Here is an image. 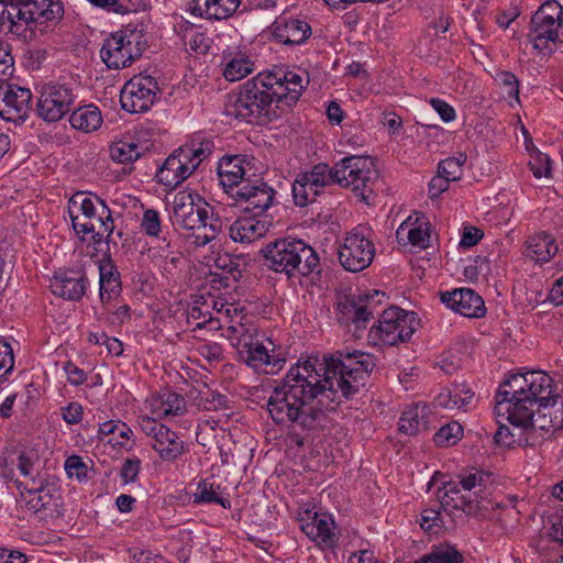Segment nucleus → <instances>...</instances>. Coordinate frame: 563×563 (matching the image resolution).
I'll return each instance as SVG.
<instances>
[{
    "label": "nucleus",
    "instance_id": "nucleus-23",
    "mask_svg": "<svg viewBox=\"0 0 563 563\" xmlns=\"http://www.w3.org/2000/svg\"><path fill=\"white\" fill-rule=\"evenodd\" d=\"M563 25L561 22L538 21L536 15H532L530 21V29L528 37L533 43L536 49L544 51L551 49L550 44L563 42Z\"/></svg>",
    "mask_w": 563,
    "mask_h": 563
},
{
    "label": "nucleus",
    "instance_id": "nucleus-8",
    "mask_svg": "<svg viewBox=\"0 0 563 563\" xmlns=\"http://www.w3.org/2000/svg\"><path fill=\"white\" fill-rule=\"evenodd\" d=\"M457 478V482H448L438 489L441 506H451L478 519L488 518V507L478 499L477 492H472L485 486V474L475 472Z\"/></svg>",
    "mask_w": 563,
    "mask_h": 563
},
{
    "label": "nucleus",
    "instance_id": "nucleus-57",
    "mask_svg": "<svg viewBox=\"0 0 563 563\" xmlns=\"http://www.w3.org/2000/svg\"><path fill=\"white\" fill-rule=\"evenodd\" d=\"M198 490L199 493L195 496V501L218 503L225 507L222 498H220L211 487H208L206 483L199 484Z\"/></svg>",
    "mask_w": 563,
    "mask_h": 563
},
{
    "label": "nucleus",
    "instance_id": "nucleus-62",
    "mask_svg": "<svg viewBox=\"0 0 563 563\" xmlns=\"http://www.w3.org/2000/svg\"><path fill=\"white\" fill-rule=\"evenodd\" d=\"M511 437V429L505 424H500L494 434V440L498 445L514 448V440Z\"/></svg>",
    "mask_w": 563,
    "mask_h": 563
},
{
    "label": "nucleus",
    "instance_id": "nucleus-47",
    "mask_svg": "<svg viewBox=\"0 0 563 563\" xmlns=\"http://www.w3.org/2000/svg\"><path fill=\"white\" fill-rule=\"evenodd\" d=\"M31 493V498L27 501V505L34 512H38L43 509H46L52 500V496L44 490V488L35 489Z\"/></svg>",
    "mask_w": 563,
    "mask_h": 563
},
{
    "label": "nucleus",
    "instance_id": "nucleus-14",
    "mask_svg": "<svg viewBox=\"0 0 563 563\" xmlns=\"http://www.w3.org/2000/svg\"><path fill=\"white\" fill-rule=\"evenodd\" d=\"M134 36V33L128 35L119 31L103 41L100 57L108 68L121 69L129 67L142 55V51L137 46L139 43L133 41Z\"/></svg>",
    "mask_w": 563,
    "mask_h": 563
},
{
    "label": "nucleus",
    "instance_id": "nucleus-46",
    "mask_svg": "<svg viewBox=\"0 0 563 563\" xmlns=\"http://www.w3.org/2000/svg\"><path fill=\"white\" fill-rule=\"evenodd\" d=\"M473 391L464 384L454 386L451 390L452 402L454 409H461L465 407L473 398Z\"/></svg>",
    "mask_w": 563,
    "mask_h": 563
},
{
    "label": "nucleus",
    "instance_id": "nucleus-43",
    "mask_svg": "<svg viewBox=\"0 0 563 563\" xmlns=\"http://www.w3.org/2000/svg\"><path fill=\"white\" fill-rule=\"evenodd\" d=\"M538 21L561 22L563 25V8L556 0L545 1L534 14Z\"/></svg>",
    "mask_w": 563,
    "mask_h": 563
},
{
    "label": "nucleus",
    "instance_id": "nucleus-22",
    "mask_svg": "<svg viewBox=\"0 0 563 563\" xmlns=\"http://www.w3.org/2000/svg\"><path fill=\"white\" fill-rule=\"evenodd\" d=\"M533 421L540 430L563 429V398L560 395H553L551 400L534 407Z\"/></svg>",
    "mask_w": 563,
    "mask_h": 563
},
{
    "label": "nucleus",
    "instance_id": "nucleus-27",
    "mask_svg": "<svg viewBox=\"0 0 563 563\" xmlns=\"http://www.w3.org/2000/svg\"><path fill=\"white\" fill-rule=\"evenodd\" d=\"M268 231L266 221L253 218H240L229 228L230 238L234 242L252 243L263 238Z\"/></svg>",
    "mask_w": 563,
    "mask_h": 563
},
{
    "label": "nucleus",
    "instance_id": "nucleus-39",
    "mask_svg": "<svg viewBox=\"0 0 563 563\" xmlns=\"http://www.w3.org/2000/svg\"><path fill=\"white\" fill-rule=\"evenodd\" d=\"M141 156L134 142L118 141L110 146V157L118 163H130Z\"/></svg>",
    "mask_w": 563,
    "mask_h": 563
},
{
    "label": "nucleus",
    "instance_id": "nucleus-28",
    "mask_svg": "<svg viewBox=\"0 0 563 563\" xmlns=\"http://www.w3.org/2000/svg\"><path fill=\"white\" fill-rule=\"evenodd\" d=\"M96 200L100 203L98 213L96 212L91 218L85 219L81 224V233H92V240L98 243L104 236H110L113 231V219L111 211L102 199L96 197Z\"/></svg>",
    "mask_w": 563,
    "mask_h": 563
},
{
    "label": "nucleus",
    "instance_id": "nucleus-9",
    "mask_svg": "<svg viewBox=\"0 0 563 563\" xmlns=\"http://www.w3.org/2000/svg\"><path fill=\"white\" fill-rule=\"evenodd\" d=\"M63 16L62 0H26L23 7L0 13V32L19 35L32 23L58 22Z\"/></svg>",
    "mask_w": 563,
    "mask_h": 563
},
{
    "label": "nucleus",
    "instance_id": "nucleus-55",
    "mask_svg": "<svg viewBox=\"0 0 563 563\" xmlns=\"http://www.w3.org/2000/svg\"><path fill=\"white\" fill-rule=\"evenodd\" d=\"M430 104L440 114L444 122H451L455 119V110L448 102L438 98H432L430 100Z\"/></svg>",
    "mask_w": 563,
    "mask_h": 563
},
{
    "label": "nucleus",
    "instance_id": "nucleus-4",
    "mask_svg": "<svg viewBox=\"0 0 563 563\" xmlns=\"http://www.w3.org/2000/svg\"><path fill=\"white\" fill-rule=\"evenodd\" d=\"M209 203L196 192L181 190L174 197L173 224L181 230L192 231L196 246L207 245L222 231L221 218L209 212Z\"/></svg>",
    "mask_w": 563,
    "mask_h": 563
},
{
    "label": "nucleus",
    "instance_id": "nucleus-60",
    "mask_svg": "<svg viewBox=\"0 0 563 563\" xmlns=\"http://www.w3.org/2000/svg\"><path fill=\"white\" fill-rule=\"evenodd\" d=\"M77 199H80V210H81L82 217L85 219L91 218L97 212L95 202H93V200L91 198L84 197L82 194H77V195H75L71 198L70 201L74 205H76L77 203Z\"/></svg>",
    "mask_w": 563,
    "mask_h": 563
},
{
    "label": "nucleus",
    "instance_id": "nucleus-40",
    "mask_svg": "<svg viewBox=\"0 0 563 563\" xmlns=\"http://www.w3.org/2000/svg\"><path fill=\"white\" fill-rule=\"evenodd\" d=\"M463 428L459 422L452 421L438 430L433 441L438 446H451L462 437Z\"/></svg>",
    "mask_w": 563,
    "mask_h": 563
},
{
    "label": "nucleus",
    "instance_id": "nucleus-50",
    "mask_svg": "<svg viewBox=\"0 0 563 563\" xmlns=\"http://www.w3.org/2000/svg\"><path fill=\"white\" fill-rule=\"evenodd\" d=\"M484 236V232L472 225L464 227L460 246L463 249L472 247L476 245Z\"/></svg>",
    "mask_w": 563,
    "mask_h": 563
},
{
    "label": "nucleus",
    "instance_id": "nucleus-52",
    "mask_svg": "<svg viewBox=\"0 0 563 563\" xmlns=\"http://www.w3.org/2000/svg\"><path fill=\"white\" fill-rule=\"evenodd\" d=\"M438 173L445 178H450V181H454L461 178L462 168L457 167L453 159L446 158L439 163Z\"/></svg>",
    "mask_w": 563,
    "mask_h": 563
},
{
    "label": "nucleus",
    "instance_id": "nucleus-24",
    "mask_svg": "<svg viewBox=\"0 0 563 563\" xmlns=\"http://www.w3.org/2000/svg\"><path fill=\"white\" fill-rule=\"evenodd\" d=\"M220 184L224 191L232 198L235 190L250 178H246V172L243 167V159L240 156L224 157L218 166Z\"/></svg>",
    "mask_w": 563,
    "mask_h": 563
},
{
    "label": "nucleus",
    "instance_id": "nucleus-13",
    "mask_svg": "<svg viewBox=\"0 0 563 563\" xmlns=\"http://www.w3.org/2000/svg\"><path fill=\"white\" fill-rule=\"evenodd\" d=\"M316 362H312L311 358L306 360L303 362V374L311 380L310 384V393L314 395L311 397V402L317 399L316 407H309L308 410H318L319 418L324 411H332L340 404L338 389L335 379L328 372L323 371V374H320V369L316 368ZM309 389V387H306Z\"/></svg>",
    "mask_w": 563,
    "mask_h": 563
},
{
    "label": "nucleus",
    "instance_id": "nucleus-37",
    "mask_svg": "<svg viewBox=\"0 0 563 563\" xmlns=\"http://www.w3.org/2000/svg\"><path fill=\"white\" fill-rule=\"evenodd\" d=\"M319 194L320 190L311 185L307 175L299 174L292 184V197L297 206H308Z\"/></svg>",
    "mask_w": 563,
    "mask_h": 563
},
{
    "label": "nucleus",
    "instance_id": "nucleus-16",
    "mask_svg": "<svg viewBox=\"0 0 563 563\" xmlns=\"http://www.w3.org/2000/svg\"><path fill=\"white\" fill-rule=\"evenodd\" d=\"M158 91V84L154 77H134L128 81L121 90V107L130 113L145 112L154 103Z\"/></svg>",
    "mask_w": 563,
    "mask_h": 563
},
{
    "label": "nucleus",
    "instance_id": "nucleus-1",
    "mask_svg": "<svg viewBox=\"0 0 563 563\" xmlns=\"http://www.w3.org/2000/svg\"><path fill=\"white\" fill-rule=\"evenodd\" d=\"M303 362L294 365L268 398L267 410L277 424L296 423L301 429L312 430L319 422V411L308 410L311 404V380L303 374Z\"/></svg>",
    "mask_w": 563,
    "mask_h": 563
},
{
    "label": "nucleus",
    "instance_id": "nucleus-35",
    "mask_svg": "<svg viewBox=\"0 0 563 563\" xmlns=\"http://www.w3.org/2000/svg\"><path fill=\"white\" fill-rule=\"evenodd\" d=\"M69 122L71 126L77 130L92 132L100 128L102 117L96 106L88 104L74 110L70 114Z\"/></svg>",
    "mask_w": 563,
    "mask_h": 563
},
{
    "label": "nucleus",
    "instance_id": "nucleus-48",
    "mask_svg": "<svg viewBox=\"0 0 563 563\" xmlns=\"http://www.w3.org/2000/svg\"><path fill=\"white\" fill-rule=\"evenodd\" d=\"M13 352L10 344L0 340V378L13 368Z\"/></svg>",
    "mask_w": 563,
    "mask_h": 563
},
{
    "label": "nucleus",
    "instance_id": "nucleus-2",
    "mask_svg": "<svg viewBox=\"0 0 563 563\" xmlns=\"http://www.w3.org/2000/svg\"><path fill=\"white\" fill-rule=\"evenodd\" d=\"M553 379L542 371H530L511 375L504 380L495 397V412L517 410V418H528L539 404L551 400L553 396Z\"/></svg>",
    "mask_w": 563,
    "mask_h": 563
},
{
    "label": "nucleus",
    "instance_id": "nucleus-58",
    "mask_svg": "<svg viewBox=\"0 0 563 563\" xmlns=\"http://www.w3.org/2000/svg\"><path fill=\"white\" fill-rule=\"evenodd\" d=\"M441 520V512L437 509H424L421 514L420 527L424 531H430L431 528L438 525V521Z\"/></svg>",
    "mask_w": 563,
    "mask_h": 563
},
{
    "label": "nucleus",
    "instance_id": "nucleus-7",
    "mask_svg": "<svg viewBox=\"0 0 563 563\" xmlns=\"http://www.w3.org/2000/svg\"><path fill=\"white\" fill-rule=\"evenodd\" d=\"M262 85L245 81L240 86L239 92L225 106L229 115L254 124H266L280 117L284 112L276 109L275 102L268 93H263Z\"/></svg>",
    "mask_w": 563,
    "mask_h": 563
},
{
    "label": "nucleus",
    "instance_id": "nucleus-64",
    "mask_svg": "<svg viewBox=\"0 0 563 563\" xmlns=\"http://www.w3.org/2000/svg\"><path fill=\"white\" fill-rule=\"evenodd\" d=\"M548 299L555 306L563 305V276L553 284Z\"/></svg>",
    "mask_w": 563,
    "mask_h": 563
},
{
    "label": "nucleus",
    "instance_id": "nucleus-45",
    "mask_svg": "<svg viewBox=\"0 0 563 563\" xmlns=\"http://www.w3.org/2000/svg\"><path fill=\"white\" fill-rule=\"evenodd\" d=\"M121 292V282L120 279H104L100 278V300L102 303L108 302L110 299L119 296Z\"/></svg>",
    "mask_w": 563,
    "mask_h": 563
},
{
    "label": "nucleus",
    "instance_id": "nucleus-61",
    "mask_svg": "<svg viewBox=\"0 0 563 563\" xmlns=\"http://www.w3.org/2000/svg\"><path fill=\"white\" fill-rule=\"evenodd\" d=\"M82 417V407L79 404L71 402L63 409V418L69 424L78 423Z\"/></svg>",
    "mask_w": 563,
    "mask_h": 563
},
{
    "label": "nucleus",
    "instance_id": "nucleus-6",
    "mask_svg": "<svg viewBox=\"0 0 563 563\" xmlns=\"http://www.w3.org/2000/svg\"><path fill=\"white\" fill-rule=\"evenodd\" d=\"M376 363L372 354L358 350L352 352L339 350L329 356H324V363L320 364V371H325L335 379L342 396L350 398L364 386V376L369 375Z\"/></svg>",
    "mask_w": 563,
    "mask_h": 563
},
{
    "label": "nucleus",
    "instance_id": "nucleus-36",
    "mask_svg": "<svg viewBox=\"0 0 563 563\" xmlns=\"http://www.w3.org/2000/svg\"><path fill=\"white\" fill-rule=\"evenodd\" d=\"M427 411V405H422L421 407L417 405L415 408L405 411L399 420V431L407 435H416L420 431L428 430L429 426L426 419Z\"/></svg>",
    "mask_w": 563,
    "mask_h": 563
},
{
    "label": "nucleus",
    "instance_id": "nucleus-26",
    "mask_svg": "<svg viewBox=\"0 0 563 563\" xmlns=\"http://www.w3.org/2000/svg\"><path fill=\"white\" fill-rule=\"evenodd\" d=\"M74 275V272L56 273L51 280L52 292L64 299L79 300L86 290V279Z\"/></svg>",
    "mask_w": 563,
    "mask_h": 563
},
{
    "label": "nucleus",
    "instance_id": "nucleus-44",
    "mask_svg": "<svg viewBox=\"0 0 563 563\" xmlns=\"http://www.w3.org/2000/svg\"><path fill=\"white\" fill-rule=\"evenodd\" d=\"M142 228L147 235L157 236L161 232V220L158 212L154 209H148L144 212L142 219Z\"/></svg>",
    "mask_w": 563,
    "mask_h": 563
},
{
    "label": "nucleus",
    "instance_id": "nucleus-25",
    "mask_svg": "<svg viewBox=\"0 0 563 563\" xmlns=\"http://www.w3.org/2000/svg\"><path fill=\"white\" fill-rule=\"evenodd\" d=\"M311 34L310 25L297 19L279 18L274 23L273 35L285 45L303 43Z\"/></svg>",
    "mask_w": 563,
    "mask_h": 563
},
{
    "label": "nucleus",
    "instance_id": "nucleus-17",
    "mask_svg": "<svg viewBox=\"0 0 563 563\" xmlns=\"http://www.w3.org/2000/svg\"><path fill=\"white\" fill-rule=\"evenodd\" d=\"M275 191L262 178L249 179L232 196L236 202L245 203L244 210L254 217L264 213L272 205Z\"/></svg>",
    "mask_w": 563,
    "mask_h": 563
},
{
    "label": "nucleus",
    "instance_id": "nucleus-15",
    "mask_svg": "<svg viewBox=\"0 0 563 563\" xmlns=\"http://www.w3.org/2000/svg\"><path fill=\"white\" fill-rule=\"evenodd\" d=\"M75 95L70 88L59 84H48L42 88L37 101V114L47 122L63 119L74 107Z\"/></svg>",
    "mask_w": 563,
    "mask_h": 563
},
{
    "label": "nucleus",
    "instance_id": "nucleus-11",
    "mask_svg": "<svg viewBox=\"0 0 563 563\" xmlns=\"http://www.w3.org/2000/svg\"><path fill=\"white\" fill-rule=\"evenodd\" d=\"M385 292L352 294L340 301L336 307V318L341 324H353L355 332L366 328L367 322L374 318L377 306L382 303Z\"/></svg>",
    "mask_w": 563,
    "mask_h": 563
},
{
    "label": "nucleus",
    "instance_id": "nucleus-3",
    "mask_svg": "<svg viewBox=\"0 0 563 563\" xmlns=\"http://www.w3.org/2000/svg\"><path fill=\"white\" fill-rule=\"evenodd\" d=\"M302 174L309 177V181L318 190L333 184L344 188L351 187L355 195L366 203H369L368 200L378 179L374 158L369 156L344 157L332 168L320 163L314 165L310 172Z\"/></svg>",
    "mask_w": 563,
    "mask_h": 563
},
{
    "label": "nucleus",
    "instance_id": "nucleus-59",
    "mask_svg": "<svg viewBox=\"0 0 563 563\" xmlns=\"http://www.w3.org/2000/svg\"><path fill=\"white\" fill-rule=\"evenodd\" d=\"M64 369L67 373L68 380L71 385L79 386L87 378L85 372L81 368L74 365L71 362H67L64 366Z\"/></svg>",
    "mask_w": 563,
    "mask_h": 563
},
{
    "label": "nucleus",
    "instance_id": "nucleus-29",
    "mask_svg": "<svg viewBox=\"0 0 563 563\" xmlns=\"http://www.w3.org/2000/svg\"><path fill=\"white\" fill-rule=\"evenodd\" d=\"M312 520L300 526L302 532L318 543L332 547L335 541L334 521L325 514L314 512Z\"/></svg>",
    "mask_w": 563,
    "mask_h": 563
},
{
    "label": "nucleus",
    "instance_id": "nucleus-38",
    "mask_svg": "<svg viewBox=\"0 0 563 563\" xmlns=\"http://www.w3.org/2000/svg\"><path fill=\"white\" fill-rule=\"evenodd\" d=\"M240 354L254 368L262 365H271V355L267 349L260 342H245L240 350Z\"/></svg>",
    "mask_w": 563,
    "mask_h": 563
},
{
    "label": "nucleus",
    "instance_id": "nucleus-19",
    "mask_svg": "<svg viewBox=\"0 0 563 563\" xmlns=\"http://www.w3.org/2000/svg\"><path fill=\"white\" fill-rule=\"evenodd\" d=\"M198 167V163L189 165L179 150L169 155L156 174L157 181L172 189L186 180Z\"/></svg>",
    "mask_w": 563,
    "mask_h": 563
},
{
    "label": "nucleus",
    "instance_id": "nucleus-51",
    "mask_svg": "<svg viewBox=\"0 0 563 563\" xmlns=\"http://www.w3.org/2000/svg\"><path fill=\"white\" fill-rule=\"evenodd\" d=\"M141 468L139 459H126L121 468V477L124 483H133L137 478Z\"/></svg>",
    "mask_w": 563,
    "mask_h": 563
},
{
    "label": "nucleus",
    "instance_id": "nucleus-49",
    "mask_svg": "<svg viewBox=\"0 0 563 563\" xmlns=\"http://www.w3.org/2000/svg\"><path fill=\"white\" fill-rule=\"evenodd\" d=\"M280 81L287 88V90H286L287 92H292L294 90L297 91V93H298L297 98H295V100H294L295 104H296L302 93V90H303L301 76L296 73L288 71V73L284 74Z\"/></svg>",
    "mask_w": 563,
    "mask_h": 563
},
{
    "label": "nucleus",
    "instance_id": "nucleus-31",
    "mask_svg": "<svg viewBox=\"0 0 563 563\" xmlns=\"http://www.w3.org/2000/svg\"><path fill=\"white\" fill-rule=\"evenodd\" d=\"M527 256L540 263L549 262L556 253L555 240L545 232L530 236L526 242Z\"/></svg>",
    "mask_w": 563,
    "mask_h": 563
},
{
    "label": "nucleus",
    "instance_id": "nucleus-20",
    "mask_svg": "<svg viewBox=\"0 0 563 563\" xmlns=\"http://www.w3.org/2000/svg\"><path fill=\"white\" fill-rule=\"evenodd\" d=\"M282 77L276 74H260L256 77L249 79L247 81L256 82V86L262 85L263 93H268L269 99L275 102L276 109H280L282 112H288L295 106V98H297V91L287 92V88L280 81Z\"/></svg>",
    "mask_w": 563,
    "mask_h": 563
},
{
    "label": "nucleus",
    "instance_id": "nucleus-18",
    "mask_svg": "<svg viewBox=\"0 0 563 563\" xmlns=\"http://www.w3.org/2000/svg\"><path fill=\"white\" fill-rule=\"evenodd\" d=\"M441 301L454 312L467 318H481L485 314L484 300L470 288L442 292Z\"/></svg>",
    "mask_w": 563,
    "mask_h": 563
},
{
    "label": "nucleus",
    "instance_id": "nucleus-5",
    "mask_svg": "<svg viewBox=\"0 0 563 563\" xmlns=\"http://www.w3.org/2000/svg\"><path fill=\"white\" fill-rule=\"evenodd\" d=\"M264 264L288 278L296 275L308 276L320 263L317 252L302 240L279 239L262 249Z\"/></svg>",
    "mask_w": 563,
    "mask_h": 563
},
{
    "label": "nucleus",
    "instance_id": "nucleus-54",
    "mask_svg": "<svg viewBox=\"0 0 563 563\" xmlns=\"http://www.w3.org/2000/svg\"><path fill=\"white\" fill-rule=\"evenodd\" d=\"M408 240L413 246L426 249L429 245L430 233L421 227L408 231Z\"/></svg>",
    "mask_w": 563,
    "mask_h": 563
},
{
    "label": "nucleus",
    "instance_id": "nucleus-32",
    "mask_svg": "<svg viewBox=\"0 0 563 563\" xmlns=\"http://www.w3.org/2000/svg\"><path fill=\"white\" fill-rule=\"evenodd\" d=\"M153 449L165 461H174L184 451V443L179 437L169 428L159 427L158 437L152 444Z\"/></svg>",
    "mask_w": 563,
    "mask_h": 563
},
{
    "label": "nucleus",
    "instance_id": "nucleus-10",
    "mask_svg": "<svg viewBox=\"0 0 563 563\" xmlns=\"http://www.w3.org/2000/svg\"><path fill=\"white\" fill-rule=\"evenodd\" d=\"M415 320V312H408L398 307L385 309L378 324L371 328L368 339L374 345L393 346L399 342H407L415 332L412 327Z\"/></svg>",
    "mask_w": 563,
    "mask_h": 563
},
{
    "label": "nucleus",
    "instance_id": "nucleus-30",
    "mask_svg": "<svg viewBox=\"0 0 563 563\" xmlns=\"http://www.w3.org/2000/svg\"><path fill=\"white\" fill-rule=\"evenodd\" d=\"M495 413L497 417H504L512 426L511 435L514 437H511V439L514 440V448L530 444V433L538 429L534 424L532 413H528L529 417L527 419H521L520 417L516 419L514 415H517V410L512 408H510L508 412Z\"/></svg>",
    "mask_w": 563,
    "mask_h": 563
},
{
    "label": "nucleus",
    "instance_id": "nucleus-34",
    "mask_svg": "<svg viewBox=\"0 0 563 563\" xmlns=\"http://www.w3.org/2000/svg\"><path fill=\"white\" fill-rule=\"evenodd\" d=\"M151 406L153 413L157 417L183 416L186 412L185 398L168 390L154 397Z\"/></svg>",
    "mask_w": 563,
    "mask_h": 563
},
{
    "label": "nucleus",
    "instance_id": "nucleus-53",
    "mask_svg": "<svg viewBox=\"0 0 563 563\" xmlns=\"http://www.w3.org/2000/svg\"><path fill=\"white\" fill-rule=\"evenodd\" d=\"M496 79L505 87L509 88V96L519 98V80L511 71L503 70L497 73Z\"/></svg>",
    "mask_w": 563,
    "mask_h": 563
},
{
    "label": "nucleus",
    "instance_id": "nucleus-56",
    "mask_svg": "<svg viewBox=\"0 0 563 563\" xmlns=\"http://www.w3.org/2000/svg\"><path fill=\"white\" fill-rule=\"evenodd\" d=\"M450 185V178L438 173L429 183V197L437 199L442 192L446 191Z\"/></svg>",
    "mask_w": 563,
    "mask_h": 563
},
{
    "label": "nucleus",
    "instance_id": "nucleus-33",
    "mask_svg": "<svg viewBox=\"0 0 563 563\" xmlns=\"http://www.w3.org/2000/svg\"><path fill=\"white\" fill-rule=\"evenodd\" d=\"M194 11L209 19L224 20L231 16L239 8L240 0H194Z\"/></svg>",
    "mask_w": 563,
    "mask_h": 563
},
{
    "label": "nucleus",
    "instance_id": "nucleus-42",
    "mask_svg": "<svg viewBox=\"0 0 563 563\" xmlns=\"http://www.w3.org/2000/svg\"><path fill=\"white\" fill-rule=\"evenodd\" d=\"M213 143L211 141H203L198 144L196 147L192 145H185L179 148V155H183L184 158L189 162V165L198 163L209 156L212 152Z\"/></svg>",
    "mask_w": 563,
    "mask_h": 563
},
{
    "label": "nucleus",
    "instance_id": "nucleus-63",
    "mask_svg": "<svg viewBox=\"0 0 563 563\" xmlns=\"http://www.w3.org/2000/svg\"><path fill=\"white\" fill-rule=\"evenodd\" d=\"M65 468L70 476L76 475L79 478L84 474L86 465L79 456L73 455L66 460Z\"/></svg>",
    "mask_w": 563,
    "mask_h": 563
},
{
    "label": "nucleus",
    "instance_id": "nucleus-41",
    "mask_svg": "<svg viewBox=\"0 0 563 563\" xmlns=\"http://www.w3.org/2000/svg\"><path fill=\"white\" fill-rule=\"evenodd\" d=\"M252 62L249 58L231 59L223 71V76L229 81H238L252 73Z\"/></svg>",
    "mask_w": 563,
    "mask_h": 563
},
{
    "label": "nucleus",
    "instance_id": "nucleus-12",
    "mask_svg": "<svg viewBox=\"0 0 563 563\" xmlns=\"http://www.w3.org/2000/svg\"><path fill=\"white\" fill-rule=\"evenodd\" d=\"M374 256V243L357 229L346 234L338 250L341 266L351 273H358L367 268Z\"/></svg>",
    "mask_w": 563,
    "mask_h": 563
},
{
    "label": "nucleus",
    "instance_id": "nucleus-21",
    "mask_svg": "<svg viewBox=\"0 0 563 563\" xmlns=\"http://www.w3.org/2000/svg\"><path fill=\"white\" fill-rule=\"evenodd\" d=\"M32 93L30 89L13 86L9 95H4V103H0V117L7 121H24L30 110Z\"/></svg>",
    "mask_w": 563,
    "mask_h": 563
}]
</instances>
